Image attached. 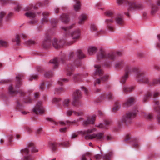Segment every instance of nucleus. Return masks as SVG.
Here are the masks:
<instances>
[{
	"instance_id": "1",
	"label": "nucleus",
	"mask_w": 160,
	"mask_h": 160,
	"mask_svg": "<svg viewBox=\"0 0 160 160\" xmlns=\"http://www.w3.org/2000/svg\"><path fill=\"white\" fill-rule=\"evenodd\" d=\"M116 68H124L125 73L119 79V82L122 84H124L128 79L129 73H135L134 76L136 80L145 84H147L150 86H152L157 84H160V77L157 79H154L150 82L147 77L146 72L141 71L138 67L131 68V67L125 65L123 60H121L115 62L114 63Z\"/></svg>"
},
{
	"instance_id": "2",
	"label": "nucleus",
	"mask_w": 160,
	"mask_h": 160,
	"mask_svg": "<svg viewBox=\"0 0 160 160\" xmlns=\"http://www.w3.org/2000/svg\"><path fill=\"white\" fill-rule=\"evenodd\" d=\"M76 54L78 59H76L75 54L73 51H71L68 55V59L67 56L64 54L60 59V62L65 67V71L68 76H71L72 72L77 66L81 65V61L80 59L85 57L84 54L81 50H78L76 52Z\"/></svg>"
},
{
	"instance_id": "3",
	"label": "nucleus",
	"mask_w": 160,
	"mask_h": 160,
	"mask_svg": "<svg viewBox=\"0 0 160 160\" xmlns=\"http://www.w3.org/2000/svg\"><path fill=\"white\" fill-rule=\"evenodd\" d=\"M22 77V75L19 74L16 77L17 84L15 86V88L13 90L12 85H11L9 87L8 91L10 94H15L17 96L21 98L25 102L30 103L32 101L29 97L30 94H29L28 95H26L24 92L21 90H19L20 86L21 85V82L22 80L21 79Z\"/></svg>"
},
{
	"instance_id": "4",
	"label": "nucleus",
	"mask_w": 160,
	"mask_h": 160,
	"mask_svg": "<svg viewBox=\"0 0 160 160\" xmlns=\"http://www.w3.org/2000/svg\"><path fill=\"white\" fill-rule=\"evenodd\" d=\"M159 94L158 92H153L149 91L143 97V102H145L147 99L149 98H151L152 102L153 103V106L155 112L157 113V120L160 125V103L158 99V96Z\"/></svg>"
},
{
	"instance_id": "5",
	"label": "nucleus",
	"mask_w": 160,
	"mask_h": 160,
	"mask_svg": "<svg viewBox=\"0 0 160 160\" xmlns=\"http://www.w3.org/2000/svg\"><path fill=\"white\" fill-rule=\"evenodd\" d=\"M97 58L98 60H102V61L104 62L103 66L107 67H110L113 61L116 59V57L115 54L112 53H107L101 48L97 53Z\"/></svg>"
},
{
	"instance_id": "6",
	"label": "nucleus",
	"mask_w": 160,
	"mask_h": 160,
	"mask_svg": "<svg viewBox=\"0 0 160 160\" xmlns=\"http://www.w3.org/2000/svg\"><path fill=\"white\" fill-rule=\"evenodd\" d=\"M38 149L31 142H29L25 148L20 151L22 158L21 160H34V156L32 154L38 151Z\"/></svg>"
},
{
	"instance_id": "7",
	"label": "nucleus",
	"mask_w": 160,
	"mask_h": 160,
	"mask_svg": "<svg viewBox=\"0 0 160 160\" xmlns=\"http://www.w3.org/2000/svg\"><path fill=\"white\" fill-rule=\"evenodd\" d=\"M67 42L66 39L64 37L62 39H60L58 41L55 38H53V42L51 40L50 36L46 35L44 40L42 43V46L43 48L46 49H48L49 47L52 43L53 47L56 49H58L62 47Z\"/></svg>"
},
{
	"instance_id": "8",
	"label": "nucleus",
	"mask_w": 160,
	"mask_h": 160,
	"mask_svg": "<svg viewBox=\"0 0 160 160\" xmlns=\"http://www.w3.org/2000/svg\"><path fill=\"white\" fill-rule=\"evenodd\" d=\"M116 0L117 3L118 5L127 6L128 8V10L129 12H132L137 10H140L142 9V4L131 2L128 0Z\"/></svg>"
},
{
	"instance_id": "9",
	"label": "nucleus",
	"mask_w": 160,
	"mask_h": 160,
	"mask_svg": "<svg viewBox=\"0 0 160 160\" xmlns=\"http://www.w3.org/2000/svg\"><path fill=\"white\" fill-rule=\"evenodd\" d=\"M137 110L133 109L131 111H128L126 112L125 115L123 116L121 119L122 125L123 126H128L134 119L136 116Z\"/></svg>"
},
{
	"instance_id": "10",
	"label": "nucleus",
	"mask_w": 160,
	"mask_h": 160,
	"mask_svg": "<svg viewBox=\"0 0 160 160\" xmlns=\"http://www.w3.org/2000/svg\"><path fill=\"white\" fill-rule=\"evenodd\" d=\"M105 14L107 17H111L109 19H106L105 20L107 28L110 32H113L114 29V27L112 24L114 21L112 18L114 17V12L111 10H108L105 12Z\"/></svg>"
},
{
	"instance_id": "11",
	"label": "nucleus",
	"mask_w": 160,
	"mask_h": 160,
	"mask_svg": "<svg viewBox=\"0 0 160 160\" xmlns=\"http://www.w3.org/2000/svg\"><path fill=\"white\" fill-rule=\"evenodd\" d=\"M42 14L43 16L40 23V24H41V25H39L38 26L39 28H41L42 27V25H43L44 23H47L49 21L48 16L49 14L47 12L45 14L42 13ZM49 21L50 23L53 27H54L56 26L58 22V20L57 19L52 18L50 19Z\"/></svg>"
},
{
	"instance_id": "12",
	"label": "nucleus",
	"mask_w": 160,
	"mask_h": 160,
	"mask_svg": "<svg viewBox=\"0 0 160 160\" xmlns=\"http://www.w3.org/2000/svg\"><path fill=\"white\" fill-rule=\"evenodd\" d=\"M74 95L73 97V101L72 104L73 106H77L80 105H81L80 103V101L79 99L82 97V94L79 89H77L74 92Z\"/></svg>"
},
{
	"instance_id": "13",
	"label": "nucleus",
	"mask_w": 160,
	"mask_h": 160,
	"mask_svg": "<svg viewBox=\"0 0 160 160\" xmlns=\"http://www.w3.org/2000/svg\"><path fill=\"white\" fill-rule=\"evenodd\" d=\"M52 101L53 102L56 104L58 108L60 107L61 105L62 104H63L64 108H67L69 106V99H65L62 102L61 99L60 98H54L52 100Z\"/></svg>"
},
{
	"instance_id": "14",
	"label": "nucleus",
	"mask_w": 160,
	"mask_h": 160,
	"mask_svg": "<svg viewBox=\"0 0 160 160\" xmlns=\"http://www.w3.org/2000/svg\"><path fill=\"white\" fill-rule=\"evenodd\" d=\"M0 3L3 5H5L8 4H12L17 5L14 8V9L16 11L18 12L21 8V6L18 3L14 0H0Z\"/></svg>"
},
{
	"instance_id": "15",
	"label": "nucleus",
	"mask_w": 160,
	"mask_h": 160,
	"mask_svg": "<svg viewBox=\"0 0 160 160\" xmlns=\"http://www.w3.org/2000/svg\"><path fill=\"white\" fill-rule=\"evenodd\" d=\"M33 111L36 114H42L44 113V108L42 106L41 101L38 102L35 105Z\"/></svg>"
},
{
	"instance_id": "16",
	"label": "nucleus",
	"mask_w": 160,
	"mask_h": 160,
	"mask_svg": "<svg viewBox=\"0 0 160 160\" xmlns=\"http://www.w3.org/2000/svg\"><path fill=\"white\" fill-rule=\"evenodd\" d=\"M113 96L110 92H108L106 94L105 93H102L98 98V101L96 102L98 103L102 102V100L106 99L110 100L112 98Z\"/></svg>"
},
{
	"instance_id": "17",
	"label": "nucleus",
	"mask_w": 160,
	"mask_h": 160,
	"mask_svg": "<svg viewBox=\"0 0 160 160\" xmlns=\"http://www.w3.org/2000/svg\"><path fill=\"white\" fill-rule=\"evenodd\" d=\"M128 141V142L129 144L134 148L139 146L138 143V140L136 138H132L130 137H127L123 140V142Z\"/></svg>"
},
{
	"instance_id": "18",
	"label": "nucleus",
	"mask_w": 160,
	"mask_h": 160,
	"mask_svg": "<svg viewBox=\"0 0 160 160\" xmlns=\"http://www.w3.org/2000/svg\"><path fill=\"white\" fill-rule=\"evenodd\" d=\"M25 15L27 17L31 18V20L29 22L31 24H33L37 22V21L36 19L35 13L28 11L25 14Z\"/></svg>"
},
{
	"instance_id": "19",
	"label": "nucleus",
	"mask_w": 160,
	"mask_h": 160,
	"mask_svg": "<svg viewBox=\"0 0 160 160\" xmlns=\"http://www.w3.org/2000/svg\"><path fill=\"white\" fill-rule=\"evenodd\" d=\"M14 105L15 107V110L17 112H20L23 115H26L27 113L25 111H22L24 108V106L20 104V102L18 100H17L14 103Z\"/></svg>"
},
{
	"instance_id": "20",
	"label": "nucleus",
	"mask_w": 160,
	"mask_h": 160,
	"mask_svg": "<svg viewBox=\"0 0 160 160\" xmlns=\"http://www.w3.org/2000/svg\"><path fill=\"white\" fill-rule=\"evenodd\" d=\"M95 118V116L93 115L91 118H88L86 120H83L81 122L82 125L84 126H85L91 124H94Z\"/></svg>"
},
{
	"instance_id": "21",
	"label": "nucleus",
	"mask_w": 160,
	"mask_h": 160,
	"mask_svg": "<svg viewBox=\"0 0 160 160\" xmlns=\"http://www.w3.org/2000/svg\"><path fill=\"white\" fill-rule=\"evenodd\" d=\"M108 79V76L107 75L100 76V78L96 80V82L94 83V86L95 87L96 84H99L101 82H103L107 81Z\"/></svg>"
},
{
	"instance_id": "22",
	"label": "nucleus",
	"mask_w": 160,
	"mask_h": 160,
	"mask_svg": "<svg viewBox=\"0 0 160 160\" xmlns=\"http://www.w3.org/2000/svg\"><path fill=\"white\" fill-rule=\"evenodd\" d=\"M83 75L79 73H76L73 74L72 79L75 82H81L82 81Z\"/></svg>"
},
{
	"instance_id": "23",
	"label": "nucleus",
	"mask_w": 160,
	"mask_h": 160,
	"mask_svg": "<svg viewBox=\"0 0 160 160\" xmlns=\"http://www.w3.org/2000/svg\"><path fill=\"white\" fill-rule=\"evenodd\" d=\"M80 32L78 29L73 31L71 33V36L73 40L78 39L80 36Z\"/></svg>"
},
{
	"instance_id": "24",
	"label": "nucleus",
	"mask_w": 160,
	"mask_h": 160,
	"mask_svg": "<svg viewBox=\"0 0 160 160\" xmlns=\"http://www.w3.org/2000/svg\"><path fill=\"white\" fill-rule=\"evenodd\" d=\"M134 101V99L132 97H130L127 99L126 102L123 104L124 107H128L132 106Z\"/></svg>"
},
{
	"instance_id": "25",
	"label": "nucleus",
	"mask_w": 160,
	"mask_h": 160,
	"mask_svg": "<svg viewBox=\"0 0 160 160\" xmlns=\"http://www.w3.org/2000/svg\"><path fill=\"white\" fill-rule=\"evenodd\" d=\"M60 17L62 22L64 23L68 22L70 20L68 15L66 14H63L60 15Z\"/></svg>"
},
{
	"instance_id": "26",
	"label": "nucleus",
	"mask_w": 160,
	"mask_h": 160,
	"mask_svg": "<svg viewBox=\"0 0 160 160\" xmlns=\"http://www.w3.org/2000/svg\"><path fill=\"white\" fill-rule=\"evenodd\" d=\"M76 116H82L83 115V112L82 111H80L79 112H77L75 111H73L70 110H68L67 111V115L69 116H71L72 113Z\"/></svg>"
},
{
	"instance_id": "27",
	"label": "nucleus",
	"mask_w": 160,
	"mask_h": 160,
	"mask_svg": "<svg viewBox=\"0 0 160 160\" xmlns=\"http://www.w3.org/2000/svg\"><path fill=\"white\" fill-rule=\"evenodd\" d=\"M97 48L94 46H90L88 47V52L89 55L93 54L97 52Z\"/></svg>"
},
{
	"instance_id": "28",
	"label": "nucleus",
	"mask_w": 160,
	"mask_h": 160,
	"mask_svg": "<svg viewBox=\"0 0 160 160\" xmlns=\"http://www.w3.org/2000/svg\"><path fill=\"white\" fill-rule=\"evenodd\" d=\"M94 68H95V71L94 74L96 75H100L102 73V71L100 68V66L99 65H94Z\"/></svg>"
},
{
	"instance_id": "29",
	"label": "nucleus",
	"mask_w": 160,
	"mask_h": 160,
	"mask_svg": "<svg viewBox=\"0 0 160 160\" xmlns=\"http://www.w3.org/2000/svg\"><path fill=\"white\" fill-rule=\"evenodd\" d=\"M115 22L118 25L122 26L124 24V20L121 17H117L115 18Z\"/></svg>"
},
{
	"instance_id": "30",
	"label": "nucleus",
	"mask_w": 160,
	"mask_h": 160,
	"mask_svg": "<svg viewBox=\"0 0 160 160\" xmlns=\"http://www.w3.org/2000/svg\"><path fill=\"white\" fill-rule=\"evenodd\" d=\"M57 144L55 142H48V146L52 152L55 151L57 149Z\"/></svg>"
},
{
	"instance_id": "31",
	"label": "nucleus",
	"mask_w": 160,
	"mask_h": 160,
	"mask_svg": "<svg viewBox=\"0 0 160 160\" xmlns=\"http://www.w3.org/2000/svg\"><path fill=\"white\" fill-rule=\"evenodd\" d=\"M49 63L53 64L54 66V68H53V70L55 69L58 65V60L56 58H54L53 59L50 60L49 61Z\"/></svg>"
},
{
	"instance_id": "32",
	"label": "nucleus",
	"mask_w": 160,
	"mask_h": 160,
	"mask_svg": "<svg viewBox=\"0 0 160 160\" xmlns=\"http://www.w3.org/2000/svg\"><path fill=\"white\" fill-rule=\"evenodd\" d=\"M90 30L92 32H95V35L98 36L99 32L98 31L97 26L94 24H91L90 27Z\"/></svg>"
},
{
	"instance_id": "33",
	"label": "nucleus",
	"mask_w": 160,
	"mask_h": 160,
	"mask_svg": "<svg viewBox=\"0 0 160 160\" xmlns=\"http://www.w3.org/2000/svg\"><path fill=\"white\" fill-rule=\"evenodd\" d=\"M73 26V25H72L67 28L63 27H61V29L65 31V36H67L70 33V29L72 28V27Z\"/></svg>"
},
{
	"instance_id": "34",
	"label": "nucleus",
	"mask_w": 160,
	"mask_h": 160,
	"mask_svg": "<svg viewBox=\"0 0 160 160\" xmlns=\"http://www.w3.org/2000/svg\"><path fill=\"white\" fill-rule=\"evenodd\" d=\"M73 1L76 3V4L73 6L74 10L75 11H77L80 9L81 7L80 2L77 0H73Z\"/></svg>"
},
{
	"instance_id": "35",
	"label": "nucleus",
	"mask_w": 160,
	"mask_h": 160,
	"mask_svg": "<svg viewBox=\"0 0 160 160\" xmlns=\"http://www.w3.org/2000/svg\"><path fill=\"white\" fill-rule=\"evenodd\" d=\"M69 79L65 78H61L58 79V84H59L60 85L62 86V82H67L69 81Z\"/></svg>"
},
{
	"instance_id": "36",
	"label": "nucleus",
	"mask_w": 160,
	"mask_h": 160,
	"mask_svg": "<svg viewBox=\"0 0 160 160\" xmlns=\"http://www.w3.org/2000/svg\"><path fill=\"white\" fill-rule=\"evenodd\" d=\"M134 89V87L133 86H129L125 85L123 88V91L124 92H130Z\"/></svg>"
},
{
	"instance_id": "37",
	"label": "nucleus",
	"mask_w": 160,
	"mask_h": 160,
	"mask_svg": "<svg viewBox=\"0 0 160 160\" xmlns=\"http://www.w3.org/2000/svg\"><path fill=\"white\" fill-rule=\"evenodd\" d=\"M86 16L83 14H82L79 17V21L78 23L80 24H81L83 23V22L86 19Z\"/></svg>"
},
{
	"instance_id": "38",
	"label": "nucleus",
	"mask_w": 160,
	"mask_h": 160,
	"mask_svg": "<svg viewBox=\"0 0 160 160\" xmlns=\"http://www.w3.org/2000/svg\"><path fill=\"white\" fill-rule=\"evenodd\" d=\"M158 7L156 6L152 5L151 8V13L152 15H153L158 11Z\"/></svg>"
},
{
	"instance_id": "39",
	"label": "nucleus",
	"mask_w": 160,
	"mask_h": 160,
	"mask_svg": "<svg viewBox=\"0 0 160 160\" xmlns=\"http://www.w3.org/2000/svg\"><path fill=\"white\" fill-rule=\"evenodd\" d=\"M0 98H1L6 103H8V98L5 94L3 93H1L0 94Z\"/></svg>"
},
{
	"instance_id": "40",
	"label": "nucleus",
	"mask_w": 160,
	"mask_h": 160,
	"mask_svg": "<svg viewBox=\"0 0 160 160\" xmlns=\"http://www.w3.org/2000/svg\"><path fill=\"white\" fill-rule=\"evenodd\" d=\"M59 123L61 124L65 125L67 124V125H69V124L76 123V120H74L73 121H70L68 120H66L65 121H60L59 122Z\"/></svg>"
},
{
	"instance_id": "41",
	"label": "nucleus",
	"mask_w": 160,
	"mask_h": 160,
	"mask_svg": "<svg viewBox=\"0 0 160 160\" xmlns=\"http://www.w3.org/2000/svg\"><path fill=\"white\" fill-rule=\"evenodd\" d=\"M104 138V137L103 133L99 132L97 133H95V138L98 139H103Z\"/></svg>"
},
{
	"instance_id": "42",
	"label": "nucleus",
	"mask_w": 160,
	"mask_h": 160,
	"mask_svg": "<svg viewBox=\"0 0 160 160\" xmlns=\"http://www.w3.org/2000/svg\"><path fill=\"white\" fill-rule=\"evenodd\" d=\"M120 107V105L118 102H117L112 108V110L114 111H117L119 110Z\"/></svg>"
},
{
	"instance_id": "43",
	"label": "nucleus",
	"mask_w": 160,
	"mask_h": 160,
	"mask_svg": "<svg viewBox=\"0 0 160 160\" xmlns=\"http://www.w3.org/2000/svg\"><path fill=\"white\" fill-rule=\"evenodd\" d=\"M53 75L52 72L51 71L46 72L44 74V77L45 78H49Z\"/></svg>"
},
{
	"instance_id": "44",
	"label": "nucleus",
	"mask_w": 160,
	"mask_h": 160,
	"mask_svg": "<svg viewBox=\"0 0 160 160\" xmlns=\"http://www.w3.org/2000/svg\"><path fill=\"white\" fill-rule=\"evenodd\" d=\"M63 89L61 87L57 88L55 89V92L54 93L59 94H61V93L63 92Z\"/></svg>"
},
{
	"instance_id": "45",
	"label": "nucleus",
	"mask_w": 160,
	"mask_h": 160,
	"mask_svg": "<svg viewBox=\"0 0 160 160\" xmlns=\"http://www.w3.org/2000/svg\"><path fill=\"white\" fill-rule=\"evenodd\" d=\"M85 138L86 139H91L95 138V133L92 134H87L85 136Z\"/></svg>"
},
{
	"instance_id": "46",
	"label": "nucleus",
	"mask_w": 160,
	"mask_h": 160,
	"mask_svg": "<svg viewBox=\"0 0 160 160\" xmlns=\"http://www.w3.org/2000/svg\"><path fill=\"white\" fill-rule=\"evenodd\" d=\"M38 74L39 73H37L31 74L29 78V81H32L33 79H35L37 78Z\"/></svg>"
},
{
	"instance_id": "47",
	"label": "nucleus",
	"mask_w": 160,
	"mask_h": 160,
	"mask_svg": "<svg viewBox=\"0 0 160 160\" xmlns=\"http://www.w3.org/2000/svg\"><path fill=\"white\" fill-rule=\"evenodd\" d=\"M58 145L59 146H62L65 147H69V143L68 142H64L59 143Z\"/></svg>"
},
{
	"instance_id": "48",
	"label": "nucleus",
	"mask_w": 160,
	"mask_h": 160,
	"mask_svg": "<svg viewBox=\"0 0 160 160\" xmlns=\"http://www.w3.org/2000/svg\"><path fill=\"white\" fill-rule=\"evenodd\" d=\"M48 3L49 2L48 0H44V2H40L38 5V6L39 7H44L45 6L48 5Z\"/></svg>"
},
{
	"instance_id": "49",
	"label": "nucleus",
	"mask_w": 160,
	"mask_h": 160,
	"mask_svg": "<svg viewBox=\"0 0 160 160\" xmlns=\"http://www.w3.org/2000/svg\"><path fill=\"white\" fill-rule=\"evenodd\" d=\"M142 115L145 117L146 118H148L149 119H151L153 118V115L151 114H148L144 112L142 113Z\"/></svg>"
},
{
	"instance_id": "50",
	"label": "nucleus",
	"mask_w": 160,
	"mask_h": 160,
	"mask_svg": "<svg viewBox=\"0 0 160 160\" xmlns=\"http://www.w3.org/2000/svg\"><path fill=\"white\" fill-rule=\"evenodd\" d=\"M8 46V43L5 41L0 39V46L5 47Z\"/></svg>"
},
{
	"instance_id": "51",
	"label": "nucleus",
	"mask_w": 160,
	"mask_h": 160,
	"mask_svg": "<svg viewBox=\"0 0 160 160\" xmlns=\"http://www.w3.org/2000/svg\"><path fill=\"white\" fill-rule=\"evenodd\" d=\"M5 15V13L3 11H2L0 12V24H2V20Z\"/></svg>"
},
{
	"instance_id": "52",
	"label": "nucleus",
	"mask_w": 160,
	"mask_h": 160,
	"mask_svg": "<svg viewBox=\"0 0 160 160\" xmlns=\"http://www.w3.org/2000/svg\"><path fill=\"white\" fill-rule=\"evenodd\" d=\"M15 41L16 42V45L18 46L20 45V38H19V35L17 34L16 36V38L15 39Z\"/></svg>"
},
{
	"instance_id": "53",
	"label": "nucleus",
	"mask_w": 160,
	"mask_h": 160,
	"mask_svg": "<svg viewBox=\"0 0 160 160\" xmlns=\"http://www.w3.org/2000/svg\"><path fill=\"white\" fill-rule=\"evenodd\" d=\"M102 158L105 159V160H111L108 154H102Z\"/></svg>"
},
{
	"instance_id": "54",
	"label": "nucleus",
	"mask_w": 160,
	"mask_h": 160,
	"mask_svg": "<svg viewBox=\"0 0 160 160\" xmlns=\"http://www.w3.org/2000/svg\"><path fill=\"white\" fill-rule=\"evenodd\" d=\"M46 120L48 121L51 122L53 124L57 125V123L56 122L52 120L51 118L49 117H47L46 118Z\"/></svg>"
},
{
	"instance_id": "55",
	"label": "nucleus",
	"mask_w": 160,
	"mask_h": 160,
	"mask_svg": "<svg viewBox=\"0 0 160 160\" xmlns=\"http://www.w3.org/2000/svg\"><path fill=\"white\" fill-rule=\"evenodd\" d=\"M89 132V130H88L86 131L85 130L84 131H78V133L81 134L82 136H83L84 135L86 134L87 133Z\"/></svg>"
},
{
	"instance_id": "56",
	"label": "nucleus",
	"mask_w": 160,
	"mask_h": 160,
	"mask_svg": "<svg viewBox=\"0 0 160 160\" xmlns=\"http://www.w3.org/2000/svg\"><path fill=\"white\" fill-rule=\"evenodd\" d=\"M25 131L27 132L29 134H30L32 132V130L28 127H25Z\"/></svg>"
},
{
	"instance_id": "57",
	"label": "nucleus",
	"mask_w": 160,
	"mask_h": 160,
	"mask_svg": "<svg viewBox=\"0 0 160 160\" xmlns=\"http://www.w3.org/2000/svg\"><path fill=\"white\" fill-rule=\"evenodd\" d=\"M45 83L44 81H42L39 85V88L40 89L42 90L44 88Z\"/></svg>"
},
{
	"instance_id": "58",
	"label": "nucleus",
	"mask_w": 160,
	"mask_h": 160,
	"mask_svg": "<svg viewBox=\"0 0 160 160\" xmlns=\"http://www.w3.org/2000/svg\"><path fill=\"white\" fill-rule=\"evenodd\" d=\"M157 37L160 43H157L156 45V47L157 48L160 49V35H157Z\"/></svg>"
},
{
	"instance_id": "59",
	"label": "nucleus",
	"mask_w": 160,
	"mask_h": 160,
	"mask_svg": "<svg viewBox=\"0 0 160 160\" xmlns=\"http://www.w3.org/2000/svg\"><path fill=\"white\" fill-rule=\"evenodd\" d=\"M37 70L39 73L43 72V70L40 67H38L37 68Z\"/></svg>"
},
{
	"instance_id": "60",
	"label": "nucleus",
	"mask_w": 160,
	"mask_h": 160,
	"mask_svg": "<svg viewBox=\"0 0 160 160\" xmlns=\"http://www.w3.org/2000/svg\"><path fill=\"white\" fill-rule=\"evenodd\" d=\"M78 136V134H77L74 132H72L71 135V137L72 139H73L76 138Z\"/></svg>"
},
{
	"instance_id": "61",
	"label": "nucleus",
	"mask_w": 160,
	"mask_h": 160,
	"mask_svg": "<svg viewBox=\"0 0 160 160\" xmlns=\"http://www.w3.org/2000/svg\"><path fill=\"white\" fill-rule=\"evenodd\" d=\"M153 67L157 71L160 70V67L158 65H154L153 66Z\"/></svg>"
},
{
	"instance_id": "62",
	"label": "nucleus",
	"mask_w": 160,
	"mask_h": 160,
	"mask_svg": "<svg viewBox=\"0 0 160 160\" xmlns=\"http://www.w3.org/2000/svg\"><path fill=\"white\" fill-rule=\"evenodd\" d=\"M32 8L28 6H27L26 7L24 8L23 10L24 11H29Z\"/></svg>"
},
{
	"instance_id": "63",
	"label": "nucleus",
	"mask_w": 160,
	"mask_h": 160,
	"mask_svg": "<svg viewBox=\"0 0 160 160\" xmlns=\"http://www.w3.org/2000/svg\"><path fill=\"white\" fill-rule=\"evenodd\" d=\"M12 135L9 136L8 137V142H11L13 141L12 139Z\"/></svg>"
},
{
	"instance_id": "64",
	"label": "nucleus",
	"mask_w": 160,
	"mask_h": 160,
	"mask_svg": "<svg viewBox=\"0 0 160 160\" xmlns=\"http://www.w3.org/2000/svg\"><path fill=\"white\" fill-rule=\"evenodd\" d=\"M52 84V82H48L46 85V87L48 89L50 88V86Z\"/></svg>"
}]
</instances>
